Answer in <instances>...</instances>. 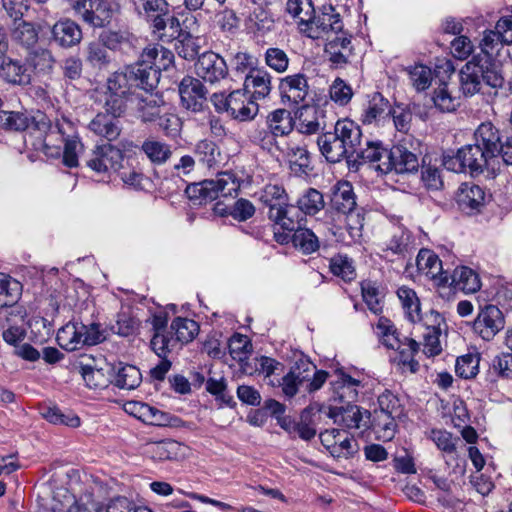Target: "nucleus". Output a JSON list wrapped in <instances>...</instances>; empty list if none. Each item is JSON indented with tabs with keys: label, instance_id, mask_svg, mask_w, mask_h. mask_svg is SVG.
<instances>
[{
	"label": "nucleus",
	"instance_id": "60",
	"mask_svg": "<svg viewBox=\"0 0 512 512\" xmlns=\"http://www.w3.org/2000/svg\"><path fill=\"white\" fill-rule=\"evenodd\" d=\"M378 409L373 412H384L387 415L400 417L403 408L400 404V400L392 392L386 390L378 397Z\"/></svg>",
	"mask_w": 512,
	"mask_h": 512
},
{
	"label": "nucleus",
	"instance_id": "9",
	"mask_svg": "<svg viewBox=\"0 0 512 512\" xmlns=\"http://www.w3.org/2000/svg\"><path fill=\"white\" fill-rule=\"evenodd\" d=\"M280 155L287 158L290 170L295 175H306L311 170L310 155L300 135L285 139Z\"/></svg>",
	"mask_w": 512,
	"mask_h": 512
},
{
	"label": "nucleus",
	"instance_id": "10",
	"mask_svg": "<svg viewBox=\"0 0 512 512\" xmlns=\"http://www.w3.org/2000/svg\"><path fill=\"white\" fill-rule=\"evenodd\" d=\"M389 158L377 166V170L387 174L395 171L397 174L411 173L418 170L419 161L416 154L403 145H395L389 149Z\"/></svg>",
	"mask_w": 512,
	"mask_h": 512
},
{
	"label": "nucleus",
	"instance_id": "3",
	"mask_svg": "<svg viewBox=\"0 0 512 512\" xmlns=\"http://www.w3.org/2000/svg\"><path fill=\"white\" fill-rule=\"evenodd\" d=\"M239 189L236 177L230 172L219 173L216 179H206L187 186L185 192L195 205H202L218 197L231 196Z\"/></svg>",
	"mask_w": 512,
	"mask_h": 512
},
{
	"label": "nucleus",
	"instance_id": "7",
	"mask_svg": "<svg viewBox=\"0 0 512 512\" xmlns=\"http://www.w3.org/2000/svg\"><path fill=\"white\" fill-rule=\"evenodd\" d=\"M73 9L83 21L98 28L108 25L113 16L111 5L105 0H77Z\"/></svg>",
	"mask_w": 512,
	"mask_h": 512
},
{
	"label": "nucleus",
	"instance_id": "61",
	"mask_svg": "<svg viewBox=\"0 0 512 512\" xmlns=\"http://www.w3.org/2000/svg\"><path fill=\"white\" fill-rule=\"evenodd\" d=\"M330 98L339 106L347 105L352 97L353 90L343 79L336 78L329 89Z\"/></svg>",
	"mask_w": 512,
	"mask_h": 512
},
{
	"label": "nucleus",
	"instance_id": "38",
	"mask_svg": "<svg viewBox=\"0 0 512 512\" xmlns=\"http://www.w3.org/2000/svg\"><path fill=\"white\" fill-rule=\"evenodd\" d=\"M267 128L276 136L290 137L294 129L291 112L286 109H276L266 117Z\"/></svg>",
	"mask_w": 512,
	"mask_h": 512
},
{
	"label": "nucleus",
	"instance_id": "59",
	"mask_svg": "<svg viewBox=\"0 0 512 512\" xmlns=\"http://www.w3.org/2000/svg\"><path fill=\"white\" fill-rule=\"evenodd\" d=\"M229 352L234 360L243 361L252 352L250 339L239 333L234 334L229 340Z\"/></svg>",
	"mask_w": 512,
	"mask_h": 512
},
{
	"label": "nucleus",
	"instance_id": "37",
	"mask_svg": "<svg viewBox=\"0 0 512 512\" xmlns=\"http://www.w3.org/2000/svg\"><path fill=\"white\" fill-rule=\"evenodd\" d=\"M132 412L143 422L155 426H168L171 424V415L146 403L132 402L128 404Z\"/></svg>",
	"mask_w": 512,
	"mask_h": 512
},
{
	"label": "nucleus",
	"instance_id": "54",
	"mask_svg": "<svg viewBox=\"0 0 512 512\" xmlns=\"http://www.w3.org/2000/svg\"><path fill=\"white\" fill-rule=\"evenodd\" d=\"M397 295L402 303L408 319L415 322L420 319V302L414 290L408 287H400Z\"/></svg>",
	"mask_w": 512,
	"mask_h": 512
},
{
	"label": "nucleus",
	"instance_id": "48",
	"mask_svg": "<svg viewBox=\"0 0 512 512\" xmlns=\"http://www.w3.org/2000/svg\"><path fill=\"white\" fill-rule=\"evenodd\" d=\"M432 100L441 112H454L460 106V98L452 95L447 83L441 84L434 90Z\"/></svg>",
	"mask_w": 512,
	"mask_h": 512
},
{
	"label": "nucleus",
	"instance_id": "34",
	"mask_svg": "<svg viewBox=\"0 0 512 512\" xmlns=\"http://www.w3.org/2000/svg\"><path fill=\"white\" fill-rule=\"evenodd\" d=\"M245 87L252 89L251 98H266L272 90V76L264 69H251L245 77Z\"/></svg>",
	"mask_w": 512,
	"mask_h": 512
},
{
	"label": "nucleus",
	"instance_id": "17",
	"mask_svg": "<svg viewBox=\"0 0 512 512\" xmlns=\"http://www.w3.org/2000/svg\"><path fill=\"white\" fill-rule=\"evenodd\" d=\"M418 272L433 280L438 286H446L449 282V273L443 270L439 257L428 249H421L416 258Z\"/></svg>",
	"mask_w": 512,
	"mask_h": 512
},
{
	"label": "nucleus",
	"instance_id": "27",
	"mask_svg": "<svg viewBox=\"0 0 512 512\" xmlns=\"http://www.w3.org/2000/svg\"><path fill=\"white\" fill-rule=\"evenodd\" d=\"M198 167L215 170L220 167L223 160L220 148L210 140L199 141L193 150Z\"/></svg>",
	"mask_w": 512,
	"mask_h": 512
},
{
	"label": "nucleus",
	"instance_id": "63",
	"mask_svg": "<svg viewBox=\"0 0 512 512\" xmlns=\"http://www.w3.org/2000/svg\"><path fill=\"white\" fill-rule=\"evenodd\" d=\"M13 38L19 44L31 47L37 42L38 33L31 23L22 21L14 29Z\"/></svg>",
	"mask_w": 512,
	"mask_h": 512
},
{
	"label": "nucleus",
	"instance_id": "40",
	"mask_svg": "<svg viewBox=\"0 0 512 512\" xmlns=\"http://www.w3.org/2000/svg\"><path fill=\"white\" fill-rule=\"evenodd\" d=\"M84 324L69 322L57 332L56 340L61 348L67 351H75L84 346L81 331Z\"/></svg>",
	"mask_w": 512,
	"mask_h": 512
},
{
	"label": "nucleus",
	"instance_id": "42",
	"mask_svg": "<svg viewBox=\"0 0 512 512\" xmlns=\"http://www.w3.org/2000/svg\"><path fill=\"white\" fill-rule=\"evenodd\" d=\"M389 150L384 148L379 142H366V147L359 146L351 161L360 163H370L377 170V166L389 158Z\"/></svg>",
	"mask_w": 512,
	"mask_h": 512
},
{
	"label": "nucleus",
	"instance_id": "24",
	"mask_svg": "<svg viewBox=\"0 0 512 512\" xmlns=\"http://www.w3.org/2000/svg\"><path fill=\"white\" fill-rule=\"evenodd\" d=\"M334 131L339 134L343 146L351 158H354L359 146L362 144V131L358 124L350 119H341L335 123Z\"/></svg>",
	"mask_w": 512,
	"mask_h": 512
},
{
	"label": "nucleus",
	"instance_id": "25",
	"mask_svg": "<svg viewBox=\"0 0 512 512\" xmlns=\"http://www.w3.org/2000/svg\"><path fill=\"white\" fill-rule=\"evenodd\" d=\"M321 418V407L309 405L300 414L299 421L293 424V432L305 441H310L317 434V425Z\"/></svg>",
	"mask_w": 512,
	"mask_h": 512
},
{
	"label": "nucleus",
	"instance_id": "46",
	"mask_svg": "<svg viewBox=\"0 0 512 512\" xmlns=\"http://www.w3.org/2000/svg\"><path fill=\"white\" fill-rule=\"evenodd\" d=\"M286 11L298 20V28L301 33L302 28H305V24L315 14V8L311 0H287Z\"/></svg>",
	"mask_w": 512,
	"mask_h": 512
},
{
	"label": "nucleus",
	"instance_id": "44",
	"mask_svg": "<svg viewBox=\"0 0 512 512\" xmlns=\"http://www.w3.org/2000/svg\"><path fill=\"white\" fill-rule=\"evenodd\" d=\"M141 150L155 165L166 163L172 155L170 145L155 139H146L141 145Z\"/></svg>",
	"mask_w": 512,
	"mask_h": 512
},
{
	"label": "nucleus",
	"instance_id": "22",
	"mask_svg": "<svg viewBox=\"0 0 512 512\" xmlns=\"http://www.w3.org/2000/svg\"><path fill=\"white\" fill-rule=\"evenodd\" d=\"M474 140L477 145L492 158L493 161L497 158L498 148L502 142V137L499 129H497L491 122H484L478 126L474 133Z\"/></svg>",
	"mask_w": 512,
	"mask_h": 512
},
{
	"label": "nucleus",
	"instance_id": "33",
	"mask_svg": "<svg viewBox=\"0 0 512 512\" xmlns=\"http://www.w3.org/2000/svg\"><path fill=\"white\" fill-rule=\"evenodd\" d=\"M152 27L153 33L162 42H171L173 40H177L182 35V33L186 31L181 28L178 18L169 16L168 13L166 16L156 15L153 18Z\"/></svg>",
	"mask_w": 512,
	"mask_h": 512
},
{
	"label": "nucleus",
	"instance_id": "8",
	"mask_svg": "<svg viewBox=\"0 0 512 512\" xmlns=\"http://www.w3.org/2000/svg\"><path fill=\"white\" fill-rule=\"evenodd\" d=\"M113 368L103 358L84 356L80 363V373L86 385L92 389H102L112 382Z\"/></svg>",
	"mask_w": 512,
	"mask_h": 512
},
{
	"label": "nucleus",
	"instance_id": "20",
	"mask_svg": "<svg viewBox=\"0 0 512 512\" xmlns=\"http://www.w3.org/2000/svg\"><path fill=\"white\" fill-rule=\"evenodd\" d=\"M317 145L321 154L330 163H339L344 159L348 162L352 160L349 152L343 146V143L339 138V134L334 130L319 135L317 138Z\"/></svg>",
	"mask_w": 512,
	"mask_h": 512
},
{
	"label": "nucleus",
	"instance_id": "43",
	"mask_svg": "<svg viewBox=\"0 0 512 512\" xmlns=\"http://www.w3.org/2000/svg\"><path fill=\"white\" fill-rule=\"evenodd\" d=\"M142 382L140 370L134 365H122L112 379V383L120 389L133 390Z\"/></svg>",
	"mask_w": 512,
	"mask_h": 512
},
{
	"label": "nucleus",
	"instance_id": "16",
	"mask_svg": "<svg viewBox=\"0 0 512 512\" xmlns=\"http://www.w3.org/2000/svg\"><path fill=\"white\" fill-rule=\"evenodd\" d=\"M179 94L183 107L193 112L201 111L206 102L207 90L202 82L186 76L179 84Z\"/></svg>",
	"mask_w": 512,
	"mask_h": 512
},
{
	"label": "nucleus",
	"instance_id": "1",
	"mask_svg": "<svg viewBox=\"0 0 512 512\" xmlns=\"http://www.w3.org/2000/svg\"><path fill=\"white\" fill-rule=\"evenodd\" d=\"M172 60L173 54L163 46L145 48L136 63L114 72L107 79L105 110L114 116L123 115L136 100V88L146 92L155 89L161 70H166Z\"/></svg>",
	"mask_w": 512,
	"mask_h": 512
},
{
	"label": "nucleus",
	"instance_id": "21",
	"mask_svg": "<svg viewBox=\"0 0 512 512\" xmlns=\"http://www.w3.org/2000/svg\"><path fill=\"white\" fill-rule=\"evenodd\" d=\"M52 39L63 48H71L82 40L80 26L69 18L57 21L51 29Z\"/></svg>",
	"mask_w": 512,
	"mask_h": 512
},
{
	"label": "nucleus",
	"instance_id": "32",
	"mask_svg": "<svg viewBox=\"0 0 512 512\" xmlns=\"http://www.w3.org/2000/svg\"><path fill=\"white\" fill-rule=\"evenodd\" d=\"M449 286L455 290H460L466 294L475 293L481 287L479 276L472 269L462 266L457 267L453 270L452 274H449Z\"/></svg>",
	"mask_w": 512,
	"mask_h": 512
},
{
	"label": "nucleus",
	"instance_id": "53",
	"mask_svg": "<svg viewBox=\"0 0 512 512\" xmlns=\"http://www.w3.org/2000/svg\"><path fill=\"white\" fill-rule=\"evenodd\" d=\"M295 231L292 241L295 247L299 248L305 254H311L319 248V241L317 236L306 228H297L295 221Z\"/></svg>",
	"mask_w": 512,
	"mask_h": 512
},
{
	"label": "nucleus",
	"instance_id": "18",
	"mask_svg": "<svg viewBox=\"0 0 512 512\" xmlns=\"http://www.w3.org/2000/svg\"><path fill=\"white\" fill-rule=\"evenodd\" d=\"M279 91L282 102L299 104L303 102L309 91L307 77L302 73L288 75L280 79Z\"/></svg>",
	"mask_w": 512,
	"mask_h": 512
},
{
	"label": "nucleus",
	"instance_id": "12",
	"mask_svg": "<svg viewBox=\"0 0 512 512\" xmlns=\"http://www.w3.org/2000/svg\"><path fill=\"white\" fill-rule=\"evenodd\" d=\"M326 41L324 52L333 66L342 68L350 63L354 55L350 34L342 31L330 38L328 37Z\"/></svg>",
	"mask_w": 512,
	"mask_h": 512
},
{
	"label": "nucleus",
	"instance_id": "62",
	"mask_svg": "<svg viewBox=\"0 0 512 512\" xmlns=\"http://www.w3.org/2000/svg\"><path fill=\"white\" fill-rule=\"evenodd\" d=\"M265 63L274 71L283 73L288 69L289 57L280 48H268L265 52Z\"/></svg>",
	"mask_w": 512,
	"mask_h": 512
},
{
	"label": "nucleus",
	"instance_id": "49",
	"mask_svg": "<svg viewBox=\"0 0 512 512\" xmlns=\"http://www.w3.org/2000/svg\"><path fill=\"white\" fill-rule=\"evenodd\" d=\"M201 38L194 36L190 31H185L176 40L175 50L178 55L186 60H193L201 49Z\"/></svg>",
	"mask_w": 512,
	"mask_h": 512
},
{
	"label": "nucleus",
	"instance_id": "36",
	"mask_svg": "<svg viewBox=\"0 0 512 512\" xmlns=\"http://www.w3.org/2000/svg\"><path fill=\"white\" fill-rule=\"evenodd\" d=\"M460 149L466 168L471 174L483 172L494 162L476 143L466 145Z\"/></svg>",
	"mask_w": 512,
	"mask_h": 512
},
{
	"label": "nucleus",
	"instance_id": "31",
	"mask_svg": "<svg viewBox=\"0 0 512 512\" xmlns=\"http://www.w3.org/2000/svg\"><path fill=\"white\" fill-rule=\"evenodd\" d=\"M328 416L333 418L336 424L349 429L361 428L368 423L365 412L362 413L360 407L351 404H348L345 408L330 409Z\"/></svg>",
	"mask_w": 512,
	"mask_h": 512
},
{
	"label": "nucleus",
	"instance_id": "13",
	"mask_svg": "<svg viewBox=\"0 0 512 512\" xmlns=\"http://www.w3.org/2000/svg\"><path fill=\"white\" fill-rule=\"evenodd\" d=\"M196 75L211 84L219 82L228 74L226 61L214 52H205L195 63Z\"/></svg>",
	"mask_w": 512,
	"mask_h": 512
},
{
	"label": "nucleus",
	"instance_id": "56",
	"mask_svg": "<svg viewBox=\"0 0 512 512\" xmlns=\"http://www.w3.org/2000/svg\"><path fill=\"white\" fill-rule=\"evenodd\" d=\"M313 370H315V365L307 357L299 355L288 373L296 379L298 384L303 386L311 379Z\"/></svg>",
	"mask_w": 512,
	"mask_h": 512
},
{
	"label": "nucleus",
	"instance_id": "47",
	"mask_svg": "<svg viewBox=\"0 0 512 512\" xmlns=\"http://www.w3.org/2000/svg\"><path fill=\"white\" fill-rule=\"evenodd\" d=\"M171 330L174 331L176 343L184 344L197 336L199 325L192 319L177 317L171 323Z\"/></svg>",
	"mask_w": 512,
	"mask_h": 512
},
{
	"label": "nucleus",
	"instance_id": "45",
	"mask_svg": "<svg viewBox=\"0 0 512 512\" xmlns=\"http://www.w3.org/2000/svg\"><path fill=\"white\" fill-rule=\"evenodd\" d=\"M129 108L135 109L144 122L155 121L160 115L159 99L153 95L146 97L137 95L134 104Z\"/></svg>",
	"mask_w": 512,
	"mask_h": 512
},
{
	"label": "nucleus",
	"instance_id": "52",
	"mask_svg": "<svg viewBox=\"0 0 512 512\" xmlns=\"http://www.w3.org/2000/svg\"><path fill=\"white\" fill-rule=\"evenodd\" d=\"M32 120L22 112L2 111L0 112V130L4 131H24Z\"/></svg>",
	"mask_w": 512,
	"mask_h": 512
},
{
	"label": "nucleus",
	"instance_id": "30",
	"mask_svg": "<svg viewBox=\"0 0 512 512\" xmlns=\"http://www.w3.org/2000/svg\"><path fill=\"white\" fill-rule=\"evenodd\" d=\"M103 509L98 503L79 504L66 490L57 492L50 505L51 512H100Z\"/></svg>",
	"mask_w": 512,
	"mask_h": 512
},
{
	"label": "nucleus",
	"instance_id": "26",
	"mask_svg": "<svg viewBox=\"0 0 512 512\" xmlns=\"http://www.w3.org/2000/svg\"><path fill=\"white\" fill-rule=\"evenodd\" d=\"M365 414L376 439L385 442L394 438L397 429L396 419L398 417L387 415L384 412L369 413L365 411Z\"/></svg>",
	"mask_w": 512,
	"mask_h": 512
},
{
	"label": "nucleus",
	"instance_id": "5",
	"mask_svg": "<svg viewBox=\"0 0 512 512\" xmlns=\"http://www.w3.org/2000/svg\"><path fill=\"white\" fill-rule=\"evenodd\" d=\"M211 101L218 112H227L233 119L250 121L258 114L259 106L243 90H234L230 94L214 93Z\"/></svg>",
	"mask_w": 512,
	"mask_h": 512
},
{
	"label": "nucleus",
	"instance_id": "6",
	"mask_svg": "<svg viewBox=\"0 0 512 512\" xmlns=\"http://www.w3.org/2000/svg\"><path fill=\"white\" fill-rule=\"evenodd\" d=\"M302 28V33L311 39L332 37L343 31V22L333 6L324 5Z\"/></svg>",
	"mask_w": 512,
	"mask_h": 512
},
{
	"label": "nucleus",
	"instance_id": "19",
	"mask_svg": "<svg viewBox=\"0 0 512 512\" xmlns=\"http://www.w3.org/2000/svg\"><path fill=\"white\" fill-rule=\"evenodd\" d=\"M392 108L380 93H374L361 114L364 125L381 126L390 121Z\"/></svg>",
	"mask_w": 512,
	"mask_h": 512
},
{
	"label": "nucleus",
	"instance_id": "51",
	"mask_svg": "<svg viewBox=\"0 0 512 512\" xmlns=\"http://www.w3.org/2000/svg\"><path fill=\"white\" fill-rule=\"evenodd\" d=\"M297 206L305 214L315 215L324 208L325 202L321 192L309 188L297 200Z\"/></svg>",
	"mask_w": 512,
	"mask_h": 512
},
{
	"label": "nucleus",
	"instance_id": "41",
	"mask_svg": "<svg viewBox=\"0 0 512 512\" xmlns=\"http://www.w3.org/2000/svg\"><path fill=\"white\" fill-rule=\"evenodd\" d=\"M83 53L86 63L96 69L107 68L112 61L108 48L100 39L89 42Z\"/></svg>",
	"mask_w": 512,
	"mask_h": 512
},
{
	"label": "nucleus",
	"instance_id": "57",
	"mask_svg": "<svg viewBox=\"0 0 512 512\" xmlns=\"http://www.w3.org/2000/svg\"><path fill=\"white\" fill-rule=\"evenodd\" d=\"M330 270L344 281H351L356 276L352 260L345 255L334 256L330 261Z\"/></svg>",
	"mask_w": 512,
	"mask_h": 512
},
{
	"label": "nucleus",
	"instance_id": "23",
	"mask_svg": "<svg viewBox=\"0 0 512 512\" xmlns=\"http://www.w3.org/2000/svg\"><path fill=\"white\" fill-rule=\"evenodd\" d=\"M456 201L459 208L465 213L478 212L484 205L485 192L478 185L463 183L458 189Z\"/></svg>",
	"mask_w": 512,
	"mask_h": 512
},
{
	"label": "nucleus",
	"instance_id": "64",
	"mask_svg": "<svg viewBox=\"0 0 512 512\" xmlns=\"http://www.w3.org/2000/svg\"><path fill=\"white\" fill-rule=\"evenodd\" d=\"M409 78L417 91H423L431 84L432 72L427 66L415 65L409 70Z\"/></svg>",
	"mask_w": 512,
	"mask_h": 512
},
{
	"label": "nucleus",
	"instance_id": "14",
	"mask_svg": "<svg viewBox=\"0 0 512 512\" xmlns=\"http://www.w3.org/2000/svg\"><path fill=\"white\" fill-rule=\"evenodd\" d=\"M335 379L330 382L334 400L351 404L358 400L359 390L364 387V377L355 378L339 369Z\"/></svg>",
	"mask_w": 512,
	"mask_h": 512
},
{
	"label": "nucleus",
	"instance_id": "39",
	"mask_svg": "<svg viewBox=\"0 0 512 512\" xmlns=\"http://www.w3.org/2000/svg\"><path fill=\"white\" fill-rule=\"evenodd\" d=\"M331 206L342 214L351 213L356 207V199L349 182L338 183L331 197Z\"/></svg>",
	"mask_w": 512,
	"mask_h": 512
},
{
	"label": "nucleus",
	"instance_id": "2",
	"mask_svg": "<svg viewBox=\"0 0 512 512\" xmlns=\"http://www.w3.org/2000/svg\"><path fill=\"white\" fill-rule=\"evenodd\" d=\"M459 82L465 97H472L477 93L496 97L498 90L503 87L504 78L498 72L492 56L475 54L461 68Z\"/></svg>",
	"mask_w": 512,
	"mask_h": 512
},
{
	"label": "nucleus",
	"instance_id": "55",
	"mask_svg": "<svg viewBox=\"0 0 512 512\" xmlns=\"http://www.w3.org/2000/svg\"><path fill=\"white\" fill-rule=\"evenodd\" d=\"M411 243V233L402 226H395L387 242V249L391 250L393 253L401 254L408 251Z\"/></svg>",
	"mask_w": 512,
	"mask_h": 512
},
{
	"label": "nucleus",
	"instance_id": "28",
	"mask_svg": "<svg viewBox=\"0 0 512 512\" xmlns=\"http://www.w3.org/2000/svg\"><path fill=\"white\" fill-rule=\"evenodd\" d=\"M118 117L107 111L106 113H98L89 123V129L97 136L108 141L116 140L121 133Z\"/></svg>",
	"mask_w": 512,
	"mask_h": 512
},
{
	"label": "nucleus",
	"instance_id": "15",
	"mask_svg": "<svg viewBox=\"0 0 512 512\" xmlns=\"http://www.w3.org/2000/svg\"><path fill=\"white\" fill-rule=\"evenodd\" d=\"M504 327V318L501 310L488 305L478 314L473 323L474 331L484 340H491Z\"/></svg>",
	"mask_w": 512,
	"mask_h": 512
},
{
	"label": "nucleus",
	"instance_id": "11",
	"mask_svg": "<svg viewBox=\"0 0 512 512\" xmlns=\"http://www.w3.org/2000/svg\"><path fill=\"white\" fill-rule=\"evenodd\" d=\"M123 153L111 144L97 146L87 160V166L97 173H109L111 170L120 169L123 161Z\"/></svg>",
	"mask_w": 512,
	"mask_h": 512
},
{
	"label": "nucleus",
	"instance_id": "4",
	"mask_svg": "<svg viewBox=\"0 0 512 512\" xmlns=\"http://www.w3.org/2000/svg\"><path fill=\"white\" fill-rule=\"evenodd\" d=\"M260 201L268 209L267 216L271 221L284 230L295 229V220L290 215L292 206L289 205L288 195L282 186L266 185L261 191Z\"/></svg>",
	"mask_w": 512,
	"mask_h": 512
},
{
	"label": "nucleus",
	"instance_id": "50",
	"mask_svg": "<svg viewBox=\"0 0 512 512\" xmlns=\"http://www.w3.org/2000/svg\"><path fill=\"white\" fill-rule=\"evenodd\" d=\"M281 136L274 135L268 130H256L252 135V141L271 155L279 156L285 139L279 140Z\"/></svg>",
	"mask_w": 512,
	"mask_h": 512
},
{
	"label": "nucleus",
	"instance_id": "58",
	"mask_svg": "<svg viewBox=\"0 0 512 512\" xmlns=\"http://www.w3.org/2000/svg\"><path fill=\"white\" fill-rule=\"evenodd\" d=\"M479 361L478 354H467L458 357L455 365L457 375L464 379L475 377L478 373Z\"/></svg>",
	"mask_w": 512,
	"mask_h": 512
},
{
	"label": "nucleus",
	"instance_id": "29",
	"mask_svg": "<svg viewBox=\"0 0 512 512\" xmlns=\"http://www.w3.org/2000/svg\"><path fill=\"white\" fill-rule=\"evenodd\" d=\"M325 116L323 110L315 106H303L299 113L297 135H312L325 128Z\"/></svg>",
	"mask_w": 512,
	"mask_h": 512
},
{
	"label": "nucleus",
	"instance_id": "35",
	"mask_svg": "<svg viewBox=\"0 0 512 512\" xmlns=\"http://www.w3.org/2000/svg\"><path fill=\"white\" fill-rule=\"evenodd\" d=\"M0 78L12 85L30 84L31 76L25 65L12 58H4L0 64Z\"/></svg>",
	"mask_w": 512,
	"mask_h": 512
}]
</instances>
